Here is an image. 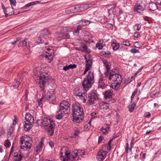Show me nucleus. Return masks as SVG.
Masks as SVG:
<instances>
[{
    "label": "nucleus",
    "mask_w": 161,
    "mask_h": 161,
    "mask_svg": "<svg viewBox=\"0 0 161 161\" xmlns=\"http://www.w3.org/2000/svg\"><path fill=\"white\" fill-rule=\"evenodd\" d=\"M70 110V108L69 103L65 101H63L60 103V105L59 111L61 112H65L68 113L69 110Z\"/></svg>",
    "instance_id": "8"
},
{
    "label": "nucleus",
    "mask_w": 161,
    "mask_h": 161,
    "mask_svg": "<svg viewBox=\"0 0 161 161\" xmlns=\"http://www.w3.org/2000/svg\"><path fill=\"white\" fill-rule=\"evenodd\" d=\"M88 100L87 103L88 105H91L94 104L98 99V98L97 94L94 92L90 93L88 96Z\"/></svg>",
    "instance_id": "6"
},
{
    "label": "nucleus",
    "mask_w": 161,
    "mask_h": 161,
    "mask_svg": "<svg viewBox=\"0 0 161 161\" xmlns=\"http://www.w3.org/2000/svg\"><path fill=\"white\" fill-rule=\"evenodd\" d=\"M50 33L47 29H45L42 31L41 34L42 36L49 35Z\"/></svg>",
    "instance_id": "31"
},
{
    "label": "nucleus",
    "mask_w": 161,
    "mask_h": 161,
    "mask_svg": "<svg viewBox=\"0 0 161 161\" xmlns=\"http://www.w3.org/2000/svg\"><path fill=\"white\" fill-rule=\"evenodd\" d=\"M63 36L62 39H69L70 37V35L68 33L63 34Z\"/></svg>",
    "instance_id": "40"
},
{
    "label": "nucleus",
    "mask_w": 161,
    "mask_h": 161,
    "mask_svg": "<svg viewBox=\"0 0 161 161\" xmlns=\"http://www.w3.org/2000/svg\"><path fill=\"white\" fill-rule=\"evenodd\" d=\"M25 119L26 122L31 123H33L34 122V118L30 113H28L26 114Z\"/></svg>",
    "instance_id": "15"
},
{
    "label": "nucleus",
    "mask_w": 161,
    "mask_h": 161,
    "mask_svg": "<svg viewBox=\"0 0 161 161\" xmlns=\"http://www.w3.org/2000/svg\"><path fill=\"white\" fill-rule=\"evenodd\" d=\"M114 8H111L108 11V16L110 18L113 19L114 16Z\"/></svg>",
    "instance_id": "26"
},
{
    "label": "nucleus",
    "mask_w": 161,
    "mask_h": 161,
    "mask_svg": "<svg viewBox=\"0 0 161 161\" xmlns=\"http://www.w3.org/2000/svg\"><path fill=\"white\" fill-rule=\"evenodd\" d=\"M10 4L12 7V9H13V6H15L16 4V0H9Z\"/></svg>",
    "instance_id": "34"
},
{
    "label": "nucleus",
    "mask_w": 161,
    "mask_h": 161,
    "mask_svg": "<svg viewBox=\"0 0 161 161\" xmlns=\"http://www.w3.org/2000/svg\"><path fill=\"white\" fill-rule=\"evenodd\" d=\"M20 142H25L26 143H28L29 144H32L31 138L28 135L23 136L20 139Z\"/></svg>",
    "instance_id": "10"
},
{
    "label": "nucleus",
    "mask_w": 161,
    "mask_h": 161,
    "mask_svg": "<svg viewBox=\"0 0 161 161\" xmlns=\"http://www.w3.org/2000/svg\"><path fill=\"white\" fill-rule=\"evenodd\" d=\"M113 140V139H110L108 142V145L109 148V149H108V150H110V149H111V142Z\"/></svg>",
    "instance_id": "53"
},
{
    "label": "nucleus",
    "mask_w": 161,
    "mask_h": 161,
    "mask_svg": "<svg viewBox=\"0 0 161 161\" xmlns=\"http://www.w3.org/2000/svg\"><path fill=\"white\" fill-rule=\"evenodd\" d=\"M14 156L16 158L14 159L15 161H20L22 158V156L20 154V152L15 153Z\"/></svg>",
    "instance_id": "22"
},
{
    "label": "nucleus",
    "mask_w": 161,
    "mask_h": 161,
    "mask_svg": "<svg viewBox=\"0 0 161 161\" xmlns=\"http://www.w3.org/2000/svg\"><path fill=\"white\" fill-rule=\"evenodd\" d=\"M96 47L99 49H101L103 48V46L102 44L99 43H97L96 45Z\"/></svg>",
    "instance_id": "44"
},
{
    "label": "nucleus",
    "mask_w": 161,
    "mask_h": 161,
    "mask_svg": "<svg viewBox=\"0 0 161 161\" xmlns=\"http://www.w3.org/2000/svg\"><path fill=\"white\" fill-rule=\"evenodd\" d=\"M161 65L159 64H155L153 67V69L155 72H157L161 69Z\"/></svg>",
    "instance_id": "29"
},
{
    "label": "nucleus",
    "mask_w": 161,
    "mask_h": 161,
    "mask_svg": "<svg viewBox=\"0 0 161 161\" xmlns=\"http://www.w3.org/2000/svg\"><path fill=\"white\" fill-rule=\"evenodd\" d=\"M94 80V75L93 72L89 71L88 72V75L83 81L82 85L83 88L85 90H87L89 88H90L92 84L93 83Z\"/></svg>",
    "instance_id": "4"
},
{
    "label": "nucleus",
    "mask_w": 161,
    "mask_h": 161,
    "mask_svg": "<svg viewBox=\"0 0 161 161\" xmlns=\"http://www.w3.org/2000/svg\"><path fill=\"white\" fill-rule=\"evenodd\" d=\"M149 9L152 11H154L157 9V4L154 3H151L149 5Z\"/></svg>",
    "instance_id": "20"
},
{
    "label": "nucleus",
    "mask_w": 161,
    "mask_h": 161,
    "mask_svg": "<svg viewBox=\"0 0 161 161\" xmlns=\"http://www.w3.org/2000/svg\"><path fill=\"white\" fill-rule=\"evenodd\" d=\"M2 7L4 11V13L5 14V16L6 17L8 15H11L12 14H14V12L13 10V9H12V11L10 12V9L9 8H7V10H6L5 8L4 7L3 5Z\"/></svg>",
    "instance_id": "17"
},
{
    "label": "nucleus",
    "mask_w": 161,
    "mask_h": 161,
    "mask_svg": "<svg viewBox=\"0 0 161 161\" xmlns=\"http://www.w3.org/2000/svg\"><path fill=\"white\" fill-rule=\"evenodd\" d=\"M98 154H99L100 156H101L104 158L106 155V152L103 150H101Z\"/></svg>",
    "instance_id": "33"
},
{
    "label": "nucleus",
    "mask_w": 161,
    "mask_h": 161,
    "mask_svg": "<svg viewBox=\"0 0 161 161\" xmlns=\"http://www.w3.org/2000/svg\"><path fill=\"white\" fill-rule=\"evenodd\" d=\"M37 123H40L41 125H42L47 130L48 134L50 136L53 135L54 129L55 125L54 122L50 119L47 117L44 118L42 121L38 120L37 121Z\"/></svg>",
    "instance_id": "2"
},
{
    "label": "nucleus",
    "mask_w": 161,
    "mask_h": 161,
    "mask_svg": "<svg viewBox=\"0 0 161 161\" xmlns=\"http://www.w3.org/2000/svg\"><path fill=\"white\" fill-rule=\"evenodd\" d=\"M103 127L104 128H105V129L108 131L109 130V125L108 124H106L104 125Z\"/></svg>",
    "instance_id": "59"
},
{
    "label": "nucleus",
    "mask_w": 161,
    "mask_h": 161,
    "mask_svg": "<svg viewBox=\"0 0 161 161\" xmlns=\"http://www.w3.org/2000/svg\"><path fill=\"white\" fill-rule=\"evenodd\" d=\"M135 26H137V28L136 30L137 31H139L141 27V25L140 24H136L135 25Z\"/></svg>",
    "instance_id": "64"
},
{
    "label": "nucleus",
    "mask_w": 161,
    "mask_h": 161,
    "mask_svg": "<svg viewBox=\"0 0 161 161\" xmlns=\"http://www.w3.org/2000/svg\"><path fill=\"white\" fill-rule=\"evenodd\" d=\"M130 52L133 53H136L139 52V51L136 49H132L130 50Z\"/></svg>",
    "instance_id": "52"
},
{
    "label": "nucleus",
    "mask_w": 161,
    "mask_h": 161,
    "mask_svg": "<svg viewBox=\"0 0 161 161\" xmlns=\"http://www.w3.org/2000/svg\"><path fill=\"white\" fill-rule=\"evenodd\" d=\"M36 41H37V42H38L39 43H42L44 42V41L39 37L37 38Z\"/></svg>",
    "instance_id": "51"
},
{
    "label": "nucleus",
    "mask_w": 161,
    "mask_h": 161,
    "mask_svg": "<svg viewBox=\"0 0 161 161\" xmlns=\"http://www.w3.org/2000/svg\"><path fill=\"white\" fill-rule=\"evenodd\" d=\"M82 23V26L88 25L91 23L90 21L88 20H84L81 21Z\"/></svg>",
    "instance_id": "35"
},
{
    "label": "nucleus",
    "mask_w": 161,
    "mask_h": 161,
    "mask_svg": "<svg viewBox=\"0 0 161 161\" xmlns=\"http://www.w3.org/2000/svg\"><path fill=\"white\" fill-rule=\"evenodd\" d=\"M73 93L75 96H79L80 98L82 97V93L80 92V90L78 88L75 89Z\"/></svg>",
    "instance_id": "23"
},
{
    "label": "nucleus",
    "mask_w": 161,
    "mask_h": 161,
    "mask_svg": "<svg viewBox=\"0 0 161 161\" xmlns=\"http://www.w3.org/2000/svg\"><path fill=\"white\" fill-rule=\"evenodd\" d=\"M92 6V4H87L82 5H79V12L84 11L87 10Z\"/></svg>",
    "instance_id": "13"
},
{
    "label": "nucleus",
    "mask_w": 161,
    "mask_h": 161,
    "mask_svg": "<svg viewBox=\"0 0 161 161\" xmlns=\"http://www.w3.org/2000/svg\"><path fill=\"white\" fill-rule=\"evenodd\" d=\"M67 10L69 11L71 13H75L79 12V5H76L75 6H72L69 7L67 9Z\"/></svg>",
    "instance_id": "16"
},
{
    "label": "nucleus",
    "mask_w": 161,
    "mask_h": 161,
    "mask_svg": "<svg viewBox=\"0 0 161 161\" xmlns=\"http://www.w3.org/2000/svg\"><path fill=\"white\" fill-rule=\"evenodd\" d=\"M38 1L33 2L31 3H29L26 5L23 8H27L28 7L31 6L33 5L36 4V3H38Z\"/></svg>",
    "instance_id": "32"
},
{
    "label": "nucleus",
    "mask_w": 161,
    "mask_h": 161,
    "mask_svg": "<svg viewBox=\"0 0 161 161\" xmlns=\"http://www.w3.org/2000/svg\"><path fill=\"white\" fill-rule=\"evenodd\" d=\"M47 53V54L45 55V56L46 58L48 60V62L50 63L51 62V59L52 58L53 55L51 53ZM43 56H45V55H43Z\"/></svg>",
    "instance_id": "28"
},
{
    "label": "nucleus",
    "mask_w": 161,
    "mask_h": 161,
    "mask_svg": "<svg viewBox=\"0 0 161 161\" xmlns=\"http://www.w3.org/2000/svg\"><path fill=\"white\" fill-rule=\"evenodd\" d=\"M99 106L101 109H107L109 108V104L106 102H103L100 103Z\"/></svg>",
    "instance_id": "19"
},
{
    "label": "nucleus",
    "mask_w": 161,
    "mask_h": 161,
    "mask_svg": "<svg viewBox=\"0 0 161 161\" xmlns=\"http://www.w3.org/2000/svg\"><path fill=\"white\" fill-rule=\"evenodd\" d=\"M79 133V131L78 130H77V131H75V132L74 133V134L72 135L71 137L74 138L76 136H77L78 135V134Z\"/></svg>",
    "instance_id": "47"
},
{
    "label": "nucleus",
    "mask_w": 161,
    "mask_h": 161,
    "mask_svg": "<svg viewBox=\"0 0 161 161\" xmlns=\"http://www.w3.org/2000/svg\"><path fill=\"white\" fill-rule=\"evenodd\" d=\"M91 69V68H89L88 67H86V69H85L84 72V74L85 75L86 73V72L88 71L89 70Z\"/></svg>",
    "instance_id": "60"
},
{
    "label": "nucleus",
    "mask_w": 161,
    "mask_h": 161,
    "mask_svg": "<svg viewBox=\"0 0 161 161\" xmlns=\"http://www.w3.org/2000/svg\"><path fill=\"white\" fill-rule=\"evenodd\" d=\"M69 30V27H65L63 28V30L64 32H67Z\"/></svg>",
    "instance_id": "63"
},
{
    "label": "nucleus",
    "mask_w": 161,
    "mask_h": 161,
    "mask_svg": "<svg viewBox=\"0 0 161 161\" xmlns=\"http://www.w3.org/2000/svg\"><path fill=\"white\" fill-rule=\"evenodd\" d=\"M82 47L83 49V50H81L82 51H86L87 49V46L86 45H84Z\"/></svg>",
    "instance_id": "61"
},
{
    "label": "nucleus",
    "mask_w": 161,
    "mask_h": 161,
    "mask_svg": "<svg viewBox=\"0 0 161 161\" xmlns=\"http://www.w3.org/2000/svg\"><path fill=\"white\" fill-rule=\"evenodd\" d=\"M72 110L74 122L79 123L84 118L83 109L76 105H74L72 106Z\"/></svg>",
    "instance_id": "3"
},
{
    "label": "nucleus",
    "mask_w": 161,
    "mask_h": 161,
    "mask_svg": "<svg viewBox=\"0 0 161 161\" xmlns=\"http://www.w3.org/2000/svg\"><path fill=\"white\" fill-rule=\"evenodd\" d=\"M101 131L103 134H106L108 132V130L105 129V128H104V127H103L101 129Z\"/></svg>",
    "instance_id": "43"
},
{
    "label": "nucleus",
    "mask_w": 161,
    "mask_h": 161,
    "mask_svg": "<svg viewBox=\"0 0 161 161\" xmlns=\"http://www.w3.org/2000/svg\"><path fill=\"white\" fill-rule=\"evenodd\" d=\"M97 158L98 161H102L104 158L103 157L100 156L99 154H97Z\"/></svg>",
    "instance_id": "42"
},
{
    "label": "nucleus",
    "mask_w": 161,
    "mask_h": 161,
    "mask_svg": "<svg viewBox=\"0 0 161 161\" xmlns=\"http://www.w3.org/2000/svg\"><path fill=\"white\" fill-rule=\"evenodd\" d=\"M103 62L105 66L106 67V69L107 71V72L105 73V76H107V72H108L109 70H110V68L108 62L106 60H103Z\"/></svg>",
    "instance_id": "27"
},
{
    "label": "nucleus",
    "mask_w": 161,
    "mask_h": 161,
    "mask_svg": "<svg viewBox=\"0 0 161 161\" xmlns=\"http://www.w3.org/2000/svg\"><path fill=\"white\" fill-rule=\"evenodd\" d=\"M131 147H130V148H129V144L128 143H126V148H125V151L127 153H128V150L129 149L130 150H131Z\"/></svg>",
    "instance_id": "50"
},
{
    "label": "nucleus",
    "mask_w": 161,
    "mask_h": 161,
    "mask_svg": "<svg viewBox=\"0 0 161 161\" xmlns=\"http://www.w3.org/2000/svg\"><path fill=\"white\" fill-rule=\"evenodd\" d=\"M113 46V49L114 50H117L119 48V45L117 44H115Z\"/></svg>",
    "instance_id": "48"
},
{
    "label": "nucleus",
    "mask_w": 161,
    "mask_h": 161,
    "mask_svg": "<svg viewBox=\"0 0 161 161\" xmlns=\"http://www.w3.org/2000/svg\"><path fill=\"white\" fill-rule=\"evenodd\" d=\"M49 78L48 75L47 73L43 72L40 74L38 83L41 90H43L45 84Z\"/></svg>",
    "instance_id": "5"
},
{
    "label": "nucleus",
    "mask_w": 161,
    "mask_h": 161,
    "mask_svg": "<svg viewBox=\"0 0 161 161\" xmlns=\"http://www.w3.org/2000/svg\"><path fill=\"white\" fill-rule=\"evenodd\" d=\"M122 44L125 46H130V44L129 42L125 41L123 42Z\"/></svg>",
    "instance_id": "57"
},
{
    "label": "nucleus",
    "mask_w": 161,
    "mask_h": 161,
    "mask_svg": "<svg viewBox=\"0 0 161 161\" xmlns=\"http://www.w3.org/2000/svg\"><path fill=\"white\" fill-rule=\"evenodd\" d=\"M116 74L115 71L111 70V72L110 73L108 77V79L110 80H111L112 79H113V80L112 81V84L113 82L115 83L116 80ZM115 84V83H114Z\"/></svg>",
    "instance_id": "14"
},
{
    "label": "nucleus",
    "mask_w": 161,
    "mask_h": 161,
    "mask_svg": "<svg viewBox=\"0 0 161 161\" xmlns=\"http://www.w3.org/2000/svg\"><path fill=\"white\" fill-rule=\"evenodd\" d=\"M137 93V90L136 91H135L133 92V93H132V94L131 95V100H132V99L134 97L135 95Z\"/></svg>",
    "instance_id": "54"
},
{
    "label": "nucleus",
    "mask_w": 161,
    "mask_h": 161,
    "mask_svg": "<svg viewBox=\"0 0 161 161\" xmlns=\"http://www.w3.org/2000/svg\"><path fill=\"white\" fill-rule=\"evenodd\" d=\"M116 80L115 85L114 84V82H113V84H112L111 86L113 89H114L115 90H117L119 88L120 86V84L122 81V77L119 74H116Z\"/></svg>",
    "instance_id": "7"
},
{
    "label": "nucleus",
    "mask_w": 161,
    "mask_h": 161,
    "mask_svg": "<svg viewBox=\"0 0 161 161\" xmlns=\"http://www.w3.org/2000/svg\"><path fill=\"white\" fill-rule=\"evenodd\" d=\"M76 65L75 64H70L68 65L69 69H73L76 68Z\"/></svg>",
    "instance_id": "49"
},
{
    "label": "nucleus",
    "mask_w": 161,
    "mask_h": 161,
    "mask_svg": "<svg viewBox=\"0 0 161 161\" xmlns=\"http://www.w3.org/2000/svg\"><path fill=\"white\" fill-rule=\"evenodd\" d=\"M63 117V115L62 114L61 112L58 115L56 116V118L57 119H60L62 118Z\"/></svg>",
    "instance_id": "45"
},
{
    "label": "nucleus",
    "mask_w": 161,
    "mask_h": 161,
    "mask_svg": "<svg viewBox=\"0 0 161 161\" xmlns=\"http://www.w3.org/2000/svg\"><path fill=\"white\" fill-rule=\"evenodd\" d=\"M128 108L129 109V111L130 112H132L133 110H134V108L133 107V106L132 107L131 105H129L128 106Z\"/></svg>",
    "instance_id": "56"
},
{
    "label": "nucleus",
    "mask_w": 161,
    "mask_h": 161,
    "mask_svg": "<svg viewBox=\"0 0 161 161\" xmlns=\"http://www.w3.org/2000/svg\"><path fill=\"white\" fill-rule=\"evenodd\" d=\"M27 39L25 38L22 42L20 43L19 45L20 46H25V45H26L27 43Z\"/></svg>",
    "instance_id": "39"
},
{
    "label": "nucleus",
    "mask_w": 161,
    "mask_h": 161,
    "mask_svg": "<svg viewBox=\"0 0 161 161\" xmlns=\"http://www.w3.org/2000/svg\"><path fill=\"white\" fill-rule=\"evenodd\" d=\"M12 133L11 131H9L8 133L7 136L8 137V139H9V140L12 139L13 137V136L12 135Z\"/></svg>",
    "instance_id": "41"
},
{
    "label": "nucleus",
    "mask_w": 161,
    "mask_h": 161,
    "mask_svg": "<svg viewBox=\"0 0 161 161\" xmlns=\"http://www.w3.org/2000/svg\"><path fill=\"white\" fill-rule=\"evenodd\" d=\"M85 58L86 59V67L91 68L92 64V57L90 55L85 56Z\"/></svg>",
    "instance_id": "9"
},
{
    "label": "nucleus",
    "mask_w": 161,
    "mask_h": 161,
    "mask_svg": "<svg viewBox=\"0 0 161 161\" xmlns=\"http://www.w3.org/2000/svg\"><path fill=\"white\" fill-rule=\"evenodd\" d=\"M105 84L103 81V79L102 78H101L98 82V87L103 88Z\"/></svg>",
    "instance_id": "30"
},
{
    "label": "nucleus",
    "mask_w": 161,
    "mask_h": 161,
    "mask_svg": "<svg viewBox=\"0 0 161 161\" xmlns=\"http://www.w3.org/2000/svg\"><path fill=\"white\" fill-rule=\"evenodd\" d=\"M113 93L110 91L108 90L106 91L104 94V97L106 99L111 98L112 97Z\"/></svg>",
    "instance_id": "25"
},
{
    "label": "nucleus",
    "mask_w": 161,
    "mask_h": 161,
    "mask_svg": "<svg viewBox=\"0 0 161 161\" xmlns=\"http://www.w3.org/2000/svg\"><path fill=\"white\" fill-rule=\"evenodd\" d=\"M43 143V139H41V141L38 144L36 145L35 148V150L37 152H39L40 150L42 147Z\"/></svg>",
    "instance_id": "18"
},
{
    "label": "nucleus",
    "mask_w": 161,
    "mask_h": 161,
    "mask_svg": "<svg viewBox=\"0 0 161 161\" xmlns=\"http://www.w3.org/2000/svg\"><path fill=\"white\" fill-rule=\"evenodd\" d=\"M101 54L105 55L106 57H109L108 56L110 53H106L105 52H103L101 53Z\"/></svg>",
    "instance_id": "55"
},
{
    "label": "nucleus",
    "mask_w": 161,
    "mask_h": 161,
    "mask_svg": "<svg viewBox=\"0 0 161 161\" xmlns=\"http://www.w3.org/2000/svg\"><path fill=\"white\" fill-rule=\"evenodd\" d=\"M54 91L52 89H50L47 92L46 96V98L47 100H49L52 97H53Z\"/></svg>",
    "instance_id": "21"
},
{
    "label": "nucleus",
    "mask_w": 161,
    "mask_h": 161,
    "mask_svg": "<svg viewBox=\"0 0 161 161\" xmlns=\"http://www.w3.org/2000/svg\"><path fill=\"white\" fill-rule=\"evenodd\" d=\"M9 139H7L5 141L4 145L6 147H8L10 146V142Z\"/></svg>",
    "instance_id": "38"
},
{
    "label": "nucleus",
    "mask_w": 161,
    "mask_h": 161,
    "mask_svg": "<svg viewBox=\"0 0 161 161\" xmlns=\"http://www.w3.org/2000/svg\"><path fill=\"white\" fill-rule=\"evenodd\" d=\"M32 124L33 123L25 122V124L24 125L25 130L26 131L29 130L32 126Z\"/></svg>",
    "instance_id": "24"
},
{
    "label": "nucleus",
    "mask_w": 161,
    "mask_h": 161,
    "mask_svg": "<svg viewBox=\"0 0 161 161\" xmlns=\"http://www.w3.org/2000/svg\"><path fill=\"white\" fill-rule=\"evenodd\" d=\"M150 113L149 112H146L144 114V116L146 117H149L150 116Z\"/></svg>",
    "instance_id": "58"
},
{
    "label": "nucleus",
    "mask_w": 161,
    "mask_h": 161,
    "mask_svg": "<svg viewBox=\"0 0 161 161\" xmlns=\"http://www.w3.org/2000/svg\"><path fill=\"white\" fill-rule=\"evenodd\" d=\"M135 46L137 48L140 47L142 46V44L139 42H136L134 43Z\"/></svg>",
    "instance_id": "37"
},
{
    "label": "nucleus",
    "mask_w": 161,
    "mask_h": 161,
    "mask_svg": "<svg viewBox=\"0 0 161 161\" xmlns=\"http://www.w3.org/2000/svg\"><path fill=\"white\" fill-rule=\"evenodd\" d=\"M159 92H152L150 94L151 97H153L155 96H157L158 95Z\"/></svg>",
    "instance_id": "36"
},
{
    "label": "nucleus",
    "mask_w": 161,
    "mask_h": 161,
    "mask_svg": "<svg viewBox=\"0 0 161 161\" xmlns=\"http://www.w3.org/2000/svg\"><path fill=\"white\" fill-rule=\"evenodd\" d=\"M140 36V35L138 32H137L135 33L134 35V37L136 38L139 37Z\"/></svg>",
    "instance_id": "62"
},
{
    "label": "nucleus",
    "mask_w": 161,
    "mask_h": 161,
    "mask_svg": "<svg viewBox=\"0 0 161 161\" xmlns=\"http://www.w3.org/2000/svg\"><path fill=\"white\" fill-rule=\"evenodd\" d=\"M84 150H75L71 155L69 149L64 147L61 149L60 158L63 161H76L85 155Z\"/></svg>",
    "instance_id": "1"
},
{
    "label": "nucleus",
    "mask_w": 161,
    "mask_h": 161,
    "mask_svg": "<svg viewBox=\"0 0 161 161\" xmlns=\"http://www.w3.org/2000/svg\"><path fill=\"white\" fill-rule=\"evenodd\" d=\"M145 9V6L140 4H136L134 8V11L138 13L141 14Z\"/></svg>",
    "instance_id": "12"
},
{
    "label": "nucleus",
    "mask_w": 161,
    "mask_h": 161,
    "mask_svg": "<svg viewBox=\"0 0 161 161\" xmlns=\"http://www.w3.org/2000/svg\"><path fill=\"white\" fill-rule=\"evenodd\" d=\"M15 84L12 86L14 87L18 88L19 86V83L17 81V80H15Z\"/></svg>",
    "instance_id": "46"
},
{
    "label": "nucleus",
    "mask_w": 161,
    "mask_h": 161,
    "mask_svg": "<svg viewBox=\"0 0 161 161\" xmlns=\"http://www.w3.org/2000/svg\"><path fill=\"white\" fill-rule=\"evenodd\" d=\"M21 148L24 151L29 150L31 147L32 144H29L25 142H20Z\"/></svg>",
    "instance_id": "11"
}]
</instances>
